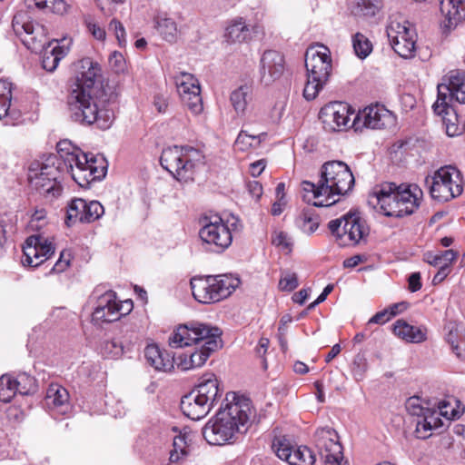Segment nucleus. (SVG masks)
<instances>
[{"label":"nucleus","instance_id":"obj_20","mask_svg":"<svg viewBox=\"0 0 465 465\" xmlns=\"http://www.w3.org/2000/svg\"><path fill=\"white\" fill-rule=\"evenodd\" d=\"M272 449L277 457L290 465H314L315 455L306 446L293 448L285 436L274 437Z\"/></svg>","mask_w":465,"mask_h":465},{"label":"nucleus","instance_id":"obj_28","mask_svg":"<svg viewBox=\"0 0 465 465\" xmlns=\"http://www.w3.org/2000/svg\"><path fill=\"white\" fill-rule=\"evenodd\" d=\"M444 99V95H441L440 98H437V101L433 104V111L436 114L441 116L446 134L450 137L458 136L462 134V127L460 125L459 111L450 104L449 102H445ZM460 114L463 115L461 110Z\"/></svg>","mask_w":465,"mask_h":465},{"label":"nucleus","instance_id":"obj_64","mask_svg":"<svg viewBox=\"0 0 465 465\" xmlns=\"http://www.w3.org/2000/svg\"><path fill=\"white\" fill-rule=\"evenodd\" d=\"M153 105L159 113H164L167 109V99L163 95L157 94L153 99Z\"/></svg>","mask_w":465,"mask_h":465},{"label":"nucleus","instance_id":"obj_23","mask_svg":"<svg viewBox=\"0 0 465 465\" xmlns=\"http://www.w3.org/2000/svg\"><path fill=\"white\" fill-rule=\"evenodd\" d=\"M98 292L99 291L95 290L96 302L92 313V322L94 324L102 325L118 321L122 317V312L118 306L116 293L112 290L101 294Z\"/></svg>","mask_w":465,"mask_h":465},{"label":"nucleus","instance_id":"obj_56","mask_svg":"<svg viewBox=\"0 0 465 465\" xmlns=\"http://www.w3.org/2000/svg\"><path fill=\"white\" fill-rule=\"evenodd\" d=\"M433 430V427L427 425L426 420H423L422 418H419L417 420L415 429L417 438L427 439L431 435L430 431Z\"/></svg>","mask_w":465,"mask_h":465},{"label":"nucleus","instance_id":"obj_29","mask_svg":"<svg viewBox=\"0 0 465 465\" xmlns=\"http://www.w3.org/2000/svg\"><path fill=\"white\" fill-rule=\"evenodd\" d=\"M440 10L444 16V26L455 28L465 21V0H438Z\"/></svg>","mask_w":465,"mask_h":465},{"label":"nucleus","instance_id":"obj_35","mask_svg":"<svg viewBox=\"0 0 465 465\" xmlns=\"http://www.w3.org/2000/svg\"><path fill=\"white\" fill-rule=\"evenodd\" d=\"M252 27L240 17L232 20L226 27L224 40L226 43H244L252 39Z\"/></svg>","mask_w":465,"mask_h":465},{"label":"nucleus","instance_id":"obj_18","mask_svg":"<svg viewBox=\"0 0 465 465\" xmlns=\"http://www.w3.org/2000/svg\"><path fill=\"white\" fill-rule=\"evenodd\" d=\"M174 83L177 92L188 110L193 114H201L203 105L198 79L190 73L180 72L174 76Z\"/></svg>","mask_w":465,"mask_h":465},{"label":"nucleus","instance_id":"obj_39","mask_svg":"<svg viewBox=\"0 0 465 465\" xmlns=\"http://www.w3.org/2000/svg\"><path fill=\"white\" fill-rule=\"evenodd\" d=\"M244 130H242L238 134L235 145L241 151H245L248 148H257L260 146L262 141L265 139L267 134L265 132H260L257 134L252 133L251 130L248 129L249 123L244 124Z\"/></svg>","mask_w":465,"mask_h":465},{"label":"nucleus","instance_id":"obj_1","mask_svg":"<svg viewBox=\"0 0 465 465\" xmlns=\"http://www.w3.org/2000/svg\"><path fill=\"white\" fill-rule=\"evenodd\" d=\"M226 396V404L203 428V436L210 445L231 444L242 437L253 417L250 400L235 393Z\"/></svg>","mask_w":465,"mask_h":465},{"label":"nucleus","instance_id":"obj_14","mask_svg":"<svg viewBox=\"0 0 465 465\" xmlns=\"http://www.w3.org/2000/svg\"><path fill=\"white\" fill-rule=\"evenodd\" d=\"M387 35L394 52L401 57L411 58L415 54L417 33L414 26L406 20H391L387 26Z\"/></svg>","mask_w":465,"mask_h":465},{"label":"nucleus","instance_id":"obj_12","mask_svg":"<svg viewBox=\"0 0 465 465\" xmlns=\"http://www.w3.org/2000/svg\"><path fill=\"white\" fill-rule=\"evenodd\" d=\"M430 196L439 202H449L463 192V176L452 165L438 169L431 177L426 178Z\"/></svg>","mask_w":465,"mask_h":465},{"label":"nucleus","instance_id":"obj_27","mask_svg":"<svg viewBox=\"0 0 465 465\" xmlns=\"http://www.w3.org/2000/svg\"><path fill=\"white\" fill-rule=\"evenodd\" d=\"M446 83L438 84V98L444 95L445 102L456 101L465 107V73L450 71L444 79Z\"/></svg>","mask_w":465,"mask_h":465},{"label":"nucleus","instance_id":"obj_7","mask_svg":"<svg viewBox=\"0 0 465 465\" xmlns=\"http://www.w3.org/2000/svg\"><path fill=\"white\" fill-rule=\"evenodd\" d=\"M307 82L303 89L306 100H313L327 84L332 71L330 49L322 45H311L304 55Z\"/></svg>","mask_w":465,"mask_h":465},{"label":"nucleus","instance_id":"obj_48","mask_svg":"<svg viewBox=\"0 0 465 465\" xmlns=\"http://www.w3.org/2000/svg\"><path fill=\"white\" fill-rule=\"evenodd\" d=\"M368 370V361L363 354L355 355L351 371L356 381H361L364 378L365 372Z\"/></svg>","mask_w":465,"mask_h":465},{"label":"nucleus","instance_id":"obj_50","mask_svg":"<svg viewBox=\"0 0 465 465\" xmlns=\"http://www.w3.org/2000/svg\"><path fill=\"white\" fill-rule=\"evenodd\" d=\"M405 406L407 411L412 416H417L418 419L421 418L425 411L428 409V407L423 405L421 399L417 396L409 398Z\"/></svg>","mask_w":465,"mask_h":465},{"label":"nucleus","instance_id":"obj_58","mask_svg":"<svg viewBox=\"0 0 465 465\" xmlns=\"http://www.w3.org/2000/svg\"><path fill=\"white\" fill-rule=\"evenodd\" d=\"M109 64L115 72H121L124 69L125 61L121 53L114 52L109 56Z\"/></svg>","mask_w":465,"mask_h":465},{"label":"nucleus","instance_id":"obj_63","mask_svg":"<svg viewBox=\"0 0 465 465\" xmlns=\"http://www.w3.org/2000/svg\"><path fill=\"white\" fill-rule=\"evenodd\" d=\"M409 304L406 302H397L391 304L387 310H389V315L391 317L396 316L398 313L407 310Z\"/></svg>","mask_w":465,"mask_h":465},{"label":"nucleus","instance_id":"obj_33","mask_svg":"<svg viewBox=\"0 0 465 465\" xmlns=\"http://www.w3.org/2000/svg\"><path fill=\"white\" fill-rule=\"evenodd\" d=\"M147 363L159 371H169L173 368L174 357L166 351H162L157 345L150 344L144 349Z\"/></svg>","mask_w":465,"mask_h":465},{"label":"nucleus","instance_id":"obj_44","mask_svg":"<svg viewBox=\"0 0 465 465\" xmlns=\"http://www.w3.org/2000/svg\"><path fill=\"white\" fill-rule=\"evenodd\" d=\"M12 101V84L0 81V119L9 114Z\"/></svg>","mask_w":465,"mask_h":465},{"label":"nucleus","instance_id":"obj_42","mask_svg":"<svg viewBox=\"0 0 465 465\" xmlns=\"http://www.w3.org/2000/svg\"><path fill=\"white\" fill-rule=\"evenodd\" d=\"M18 392L15 379L5 374L0 378V401L9 402Z\"/></svg>","mask_w":465,"mask_h":465},{"label":"nucleus","instance_id":"obj_4","mask_svg":"<svg viewBox=\"0 0 465 465\" xmlns=\"http://www.w3.org/2000/svg\"><path fill=\"white\" fill-rule=\"evenodd\" d=\"M422 198L423 192L415 183H384L373 188L368 203L386 216L403 217L414 213Z\"/></svg>","mask_w":465,"mask_h":465},{"label":"nucleus","instance_id":"obj_5","mask_svg":"<svg viewBox=\"0 0 465 465\" xmlns=\"http://www.w3.org/2000/svg\"><path fill=\"white\" fill-rule=\"evenodd\" d=\"M57 161L63 172L71 173L74 181L81 187H87L92 182L105 176L106 167L96 166L97 159L82 152L68 140L60 141L57 145Z\"/></svg>","mask_w":465,"mask_h":465},{"label":"nucleus","instance_id":"obj_45","mask_svg":"<svg viewBox=\"0 0 465 465\" xmlns=\"http://www.w3.org/2000/svg\"><path fill=\"white\" fill-rule=\"evenodd\" d=\"M352 46L355 54L361 59L366 58L372 51V44L361 33H356L352 36Z\"/></svg>","mask_w":465,"mask_h":465},{"label":"nucleus","instance_id":"obj_2","mask_svg":"<svg viewBox=\"0 0 465 465\" xmlns=\"http://www.w3.org/2000/svg\"><path fill=\"white\" fill-rule=\"evenodd\" d=\"M221 331L206 323L193 322L178 326L169 337L172 348L194 345L195 348L179 355L177 365L183 371L202 367L211 353L222 346Z\"/></svg>","mask_w":465,"mask_h":465},{"label":"nucleus","instance_id":"obj_34","mask_svg":"<svg viewBox=\"0 0 465 465\" xmlns=\"http://www.w3.org/2000/svg\"><path fill=\"white\" fill-rule=\"evenodd\" d=\"M56 45L53 46L50 50L48 46L44 49L42 57V66L47 72H54L59 62L64 58L69 50V44L71 40L62 39L60 42L55 41Z\"/></svg>","mask_w":465,"mask_h":465},{"label":"nucleus","instance_id":"obj_49","mask_svg":"<svg viewBox=\"0 0 465 465\" xmlns=\"http://www.w3.org/2000/svg\"><path fill=\"white\" fill-rule=\"evenodd\" d=\"M301 229L307 234L313 233L319 227V219L316 215H312L308 212H303L300 217Z\"/></svg>","mask_w":465,"mask_h":465},{"label":"nucleus","instance_id":"obj_24","mask_svg":"<svg viewBox=\"0 0 465 465\" xmlns=\"http://www.w3.org/2000/svg\"><path fill=\"white\" fill-rule=\"evenodd\" d=\"M285 70L284 56L276 50H266L261 56L259 64L260 82L271 85L279 80Z\"/></svg>","mask_w":465,"mask_h":465},{"label":"nucleus","instance_id":"obj_61","mask_svg":"<svg viewBox=\"0 0 465 465\" xmlns=\"http://www.w3.org/2000/svg\"><path fill=\"white\" fill-rule=\"evenodd\" d=\"M409 290L411 292H416L421 288L420 273L413 272L409 277Z\"/></svg>","mask_w":465,"mask_h":465},{"label":"nucleus","instance_id":"obj_52","mask_svg":"<svg viewBox=\"0 0 465 465\" xmlns=\"http://www.w3.org/2000/svg\"><path fill=\"white\" fill-rule=\"evenodd\" d=\"M421 418L426 420L427 425L432 426L434 430L440 429L443 426V422L440 418V412L436 410L428 408Z\"/></svg>","mask_w":465,"mask_h":465},{"label":"nucleus","instance_id":"obj_11","mask_svg":"<svg viewBox=\"0 0 465 465\" xmlns=\"http://www.w3.org/2000/svg\"><path fill=\"white\" fill-rule=\"evenodd\" d=\"M62 173L64 172L61 163L57 161L54 154H51L41 163L39 172L30 169V185L45 198L53 200L62 193L63 188L60 183Z\"/></svg>","mask_w":465,"mask_h":465},{"label":"nucleus","instance_id":"obj_15","mask_svg":"<svg viewBox=\"0 0 465 465\" xmlns=\"http://www.w3.org/2000/svg\"><path fill=\"white\" fill-rule=\"evenodd\" d=\"M314 444L325 465H348L343 460L342 447L338 434L332 428L317 429L314 433Z\"/></svg>","mask_w":465,"mask_h":465},{"label":"nucleus","instance_id":"obj_59","mask_svg":"<svg viewBox=\"0 0 465 465\" xmlns=\"http://www.w3.org/2000/svg\"><path fill=\"white\" fill-rule=\"evenodd\" d=\"M391 320V316L389 315V310L384 309L374 314L368 323H375V324H384L388 321Z\"/></svg>","mask_w":465,"mask_h":465},{"label":"nucleus","instance_id":"obj_46","mask_svg":"<svg viewBox=\"0 0 465 465\" xmlns=\"http://www.w3.org/2000/svg\"><path fill=\"white\" fill-rule=\"evenodd\" d=\"M15 381L18 387V393L22 395H28L36 391L35 378L26 373L18 374L15 378Z\"/></svg>","mask_w":465,"mask_h":465},{"label":"nucleus","instance_id":"obj_37","mask_svg":"<svg viewBox=\"0 0 465 465\" xmlns=\"http://www.w3.org/2000/svg\"><path fill=\"white\" fill-rule=\"evenodd\" d=\"M382 8V0H355L351 6V13L356 16L372 18L380 15Z\"/></svg>","mask_w":465,"mask_h":465},{"label":"nucleus","instance_id":"obj_6","mask_svg":"<svg viewBox=\"0 0 465 465\" xmlns=\"http://www.w3.org/2000/svg\"><path fill=\"white\" fill-rule=\"evenodd\" d=\"M94 94L83 90H70L67 104L71 118L80 124H96L98 128L106 130L114 122V112L100 107Z\"/></svg>","mask_w":465,"mask_h":465},{"label":"nucleus","instance_id":"obj_17","mask_svg":"<svg viewBox=\"0 0 465 465\" xmlns=\"http://www.w3.org/2000/svg\"><path fill=\"white\" fill-rule=\"evenodd\" d=\"M353 114L354 111L348 104L332 102L321 109L319 118L325 131L341 132L352 127L351 115Z\"/></svg>","mask_w":465,"mask_h":465},{"label":"nucleus","instance_id":"obj_26","mask_svg":"<svg viewBox=\"0 0 465 465\" xmlns=\"http://www.w3.org/2000/svg\"><path fill=\"white\" fill-rule=\"evenodd\" d=\"M446 83L438 84V98L444 95L445 102L456 101L465 107V73L450 71L444 79Z\"/></svg>","mask_w":465,"mask_h":465},{"label":"nucleus","instance_id":"obj_9","mask_svg":"<svg viewBox=\"0 0 465 465\" xmlns=\"http://www.w3.org/2000/svg\"><path fill=\"white\" fill-rule=\"evenodd\" d=\"M160 163L179 181L193 180L195 169L204 163V155L192 146H172L163 150Z\"/></svg>","mask_w":465,"mask_h":465},{"label":"nucleus","instance_id":"obj_13","mask_svg":"<svg viewBox=\"0 0 465 465\" xmlns=\"http://www.w3.org/2000/svg\"><path fill=\"white\" fill-rule=\"evenodd\" d=\"M328 228L341 246L355 245L368 234V229L358 213H349L329 222Z\"/></svg>","mask_w":465,"mask_h":465},{"label":"nucleus","instance_id":"obj_62","mask_svg":"<svg viewBox=\"0 0 465 465\" xmlns=\"http://www.w3.org/2000/svg\"><path fill=\"white\" fill-rule=\"evenodd\" d=\"M64 252H62L59 260L52 267L51 272H62L69 266L70 261L64 259Z\"/></svg>","mask_w":465,"mask_h":465},{"label":"nucleus","instance_id":"obj_36","mask_svg":"<svg viewBox=\"0 0 465 465\" xmlns=\"http://www.w3.org/2000/svg\"><path fill=\"white\" fill-rule=\"evenodd\" d=\"M212 281L214 282L218 302L229 297L241 283L240 279L232 274L213 275Z\"/></svg>","mask_w":465,"mask_h":465},{"label":"nucleus","instance_id":"obj_43","mask_svg":"<svg viewBox=\"0 0 465 465\" xmlns=\"http://www.w3.org/2000/svg\"><path fill=\"white\" fill-rule=\"evenodd\" d=\"M125 351V347L118 339L114 338L112 340L104 341L101 344L100 352L104 358L108 359H118Z\"/></svg>","mask_w":465,"mask_h":465},{"label":"nucleus","instance_id":"obj_57","mask_svg":"<svg viewBox=\"0 0 465 465\" xmlns=\"http://www.w3.org/2000/svg\"><path fill=\"white\" fill-rule=\"evenodd\" d=\"M424 261L429 264L438 268H448L447 263L443 262L440 252H428L424 254Z\"/></svg>","mask_w":465,"mask_h":465},{"label":"nucleus","instance_id":"obj_40","mask_svg":"<svg viewBox=\"0 0 465 465\" xmlns=\"http://www.w3.org/2000/svg\"><path fill=\"white\" fill-rule=\"evenodd\" d=\"M190 433L183 432L173 439V450L170 452V461L177 463L189 454Z\"/></svg>","mask_w":465,"mask_h":465},{"label":"nucleus","instance_id":"obj_51","mask_svg":"<svg viewBox=\"0 0 465 465\" xmlns=\"http://www.w3.org/2000/svg\"><path fill=\"white\" fill-rule=\"evenodd\" d=\"M299 285L297 274L294 272H285L282 275L279 282L281 291L292 292Z\"/></svg>","mask_w":465,"mask_h":465},{"label":"nucleus","instance_id":"obj_19","mask_svg":"<svg viewBox=\"0 0 465 465\" xmlns=\"http://www.w3.org/2000/svg\"><path fill=\"white\" fill-rule=\"evenodd\" d=\"M13 28L15 34L21 38L23 44L32 52L38 53L46 46L51 47L56 40L49 41L46 28L38 23H20L16 17L13 21Z\"/></svg>","mask_w":465,"mask_h":465},{"label":"nucleus","instance_id":"obj_16","mask_svg":"<svg viewBox=\"0 0 465 465\" xmlns=\"http://www.w3.org/2000/svg\"><path fill=\"white\" fill-rule=\"evenodd\" d=\"M395 115L383 105L375 104L365 107L355 115L351 125L356 132L363 128L386 129L394 126Z\"/></svg>","mask_w":465,"mask_h":465},{"label":"nucleus","instance_id":"obj_21","mask_svg":"<svg viewBox=\"0 0 465 465\" xmlns=\"http://www.w3.org/2000/svg\"><path fill=\"white\" fill-rule=\"evenodd\" d=\"M53 242L41 234L31 235L26 238L23 245L24 266L38 267L54 253Z\"/></svg>","mask_w":465,"mask_h":465},{"label":"nucleus","instance_id":"obj_47","mask_svg":"<svg viewBox=\"0 0 465 465\" xmlns=\"http://www.w3.org/2000/svg\"><path fill=\"white\" fill-rule=\"evenodd\" d=\"M272 243L285 252H291L292 248V241L288 233L282 231H275L272 233Z\"/></svg>","mask_w":465,"mask_h":465},{"label":"nucleus","instance_id":"obj_38","mask_svg":"<svg viewBox=\"0 0 465 465\" xmlns=\"http://www.w3.org/2000/svg\"><path fill=\"white\" fill-rule=\"evenodd\" d=\"M155 28L163 38L168 42H174L177 38L176 22L164 13H158L154 16Z\"/></svg>","mask_w":465,"mask_h":465},{"label":"nucleus","instance_id":"obj_3","mask_svg":"<svg viewBox=\"0 0 465 465\" xmlns=\"http://www.w3.org/2000/svg\"><path fill=\"white\" fill-rule=\"evenodd\" d=\"M354 176L349 166L341 161L325 163L321 169L318 183L304 181L302 183L303 200L316 207H327L334 204L341 196L351 191Z\"/></svg>","mask_w":465,"mask_h":465},{"label":"nucleus","instance_id":"obj_8","mask_svg":"<svg viewBox=\"0 0 465 465\" xmlns=\"http://www.w3.org/2000/svg\"><path fill=\"white\" fill-rule=\"evenodd\" d=\"M199 237L203 247L211 252L222 253L232 242V232L242 228L240 220L232 216L226 222L219 215H205L200 219Z\"/></svg>","mask_w":465,"mask_h":465},{"label":"nucleus","instance_id":"obj_31","mask_svg":"<svg viewBox=\"0 0 465 465\" xmlns=\"http://www.w3.org/2000/svg\"><path fill=\"white\" fill-rule=\"evenodd\" d=\"M45 403L51 411L66 414L70 411L69 393L58 384H51L47 389Z\"/></svg>","mask_w":465,"mask_h":465},{"label":"nucleus","instance_id":"obj_60","mask_svg":"<svg viewBox=\"0 0 465 465\" xmlns=\"http://www.w3.org/2000/svg\"><path fill=\"white\" fill-rule=\"evenodd\" d=\"M89 32L97 40H104L105 38V31L103 27L95 23H88L87 25Z\"/></svg>","mask_w":465,"mask_h":465},{"label":"nucleus","instance_id":"obj_54","mask_svg":"<svg viewBox=\"0 0 465 465\" xmlns=\"http://www.w3.org/2000/svg\"><path fill=\"white\" fill-rule=\"evenodd\" d=\"M286 104V98H282L275 102L270 114V117L273 123H278L282 119L285 112Z\"/></svg>","mask_w":465,"mask_h":465},{"label":"nucleus","instance_id":"obj_55","mask_svg":"<svg viewBox=\"0 0 465 465\" xmlns=\"http://www.w3.org/2000/svg\"><path fill=\"white\" fill-rule=\"evenodd\" d=\"M46 217V211L44 208L36 209L31 215L29 227L32 230H39L44 224Z\"/></svg>","mask_w":465,"mask_h":465},{"label":"nucleus","instance_id":"obj_22","mask_svg":"<svg viewBox=\"0 0 465 465\" xmlns=\"http://www.w3.org/2000/svg\"><path fill=\"white\" fill-rule=\"evenodd\" d=\"M104 206L98 201L87 202L82 198H74L68 203L65 223L68 227L76 223H94L103 216Z\"/></svg>","mask_w":465,"mask_h":465},{"label":"nucleus","instance_id":"obj_25","mask_svg":"<svg viewBox=\"0 0 465 465\" xmlns=\"http://www.w3.org/2000/svg\"><path fill=\"white\" fill-rule=\"evenodd\" d=\"M101 68L98 63L91 58L81 59L75 64V73L70 90H83L85 93H94V84L100 75Z\"/></svg>","mask_w":465,"mask_h":465},{"label":"nucleus","instance_id":"obj_53","mask_svg":"<svg viewBox=\"0 0 465 465\" xmlns=\"http://www.w3.org/2000/svg\"><path fill=\"white\" fill-rule=\"evenodd\" d=\"M109 31H113L120 45H124L126 43V34L123 24L113 19L109 24Z\"/></svg>","mask_w":465,"mask_h":465},{"label":"nucleus","instance_id":"obj_41","mask_svg":"<svg viewBox=\"0 0 465 465\" xmlns=\"http://www.w3.org/2000/svg\"><path fill=\"white\" fill-rule=\"evenodd\" d=\"M251 99V88L242 85L231 94V103L237 114H243Z\"/></svg>","mask_w":465,"mask_h":465},{"label":"nucleus","instance_id":"obj_30","mask_svg":"<svg viewBox=\"0 0 465 465\" xmlns=\"http://www.w3.org/2000/svg\"><path fill=\"white\" fill-rule=\"evenodd\" d=\"M213 275L206 277H194L191 280V289L194 299L204 304L217 302V294Z\"/></svg>","mask_w":465,"mask_h":465},{"label":"nucleus","instance_id":"obj_10","mask_svg":"<svg viewBox=\"0 0 465 465\" xmlns=\"http://www.w3.org/2000/svg\"><path fill=\"white\" fill-rule=\"evenodd\" d=\"M221 395L218 381L211 375L182 398L181 410L191 420H199L210 412Z\"/></svg>","mask_w":465,"mask_h":465},{"label":"nucleus","instance_id":"obj_32","mask_svg":"<svg viewBox=\"0 0 465 465\" xmlns=\"http://www.w3.org/2000/svg\"><path fill=\"white\" fill-rule=\"evenodd\" d=\"M392 331L395 336L410 343H420L427 340V329L425 327L411 325L404 320L396 321Z\"/></svg>","mask_w":465,"mask_h":465}]
</instances>
